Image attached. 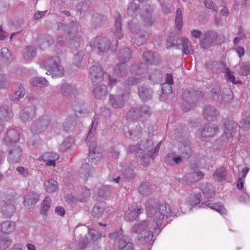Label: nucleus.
Listing matches in <instances>:
<instances>
[{"instance_id": "obj_1", "label": "nucleus", "mask_w": 250, "mask_h": 250, "mask_svg": "<svg viewBox=\"0 0 250 250\" xmlns=\"http://www.w3.org/2000/svg\"><path fill=\"white\" fill-rule=\"evenodd\" d=\"M146 208L147 215L154 218L152 222L155 224L154 229L155 235H158L161 232V222L164 217H171L174 213L171 212L169 206L167 203H164L158 205L152 199H149L146 202Z\"/></svg>"}, {"instance_id": "obj_2", "label": "nucleus", "mask_w": 250, "mask_h": 250, "mask_svg": "<svg viewBox=\"0 0 250 250\" xmlns=\"http://www.w3.org/2000/svg\"><path fill=\"white\" fill-rule=\"evenodd\" d=\"M155 224L151 220H143L136 223L132 228V232L137 234V239L142 243H150L155 241Z\"/></svg>"}, {"instance_id": "obj_3", "label": "nucleus", "mask_w": 250, "mask_h": 250, "mask_svg": "<svg viewBox=\"0 0 250 250\" xmlns=\"http://www.w3.org/2000/svg\"><path fill=\"white\" fill-rule=\"evenodd\" d=\"M85 142L89 146L88 156L91 163L97 164L101 158V153L97 150L96 143L94 139L96 128L98 126V121L94 119L91 125Z\"/></svg>"}, {"instance_id": "obj_4", "label": "nucleus", "mask_w": 250, "mask_h": 250, "mask_svg": "<svg viewBox=\"0 0 250 250\" xmlns=\"http://www.w3.org/2000/svg\"><path fill=\"white\" fill-rule=\"evenodd\" d=\"M177 141L181 143L179 151L185 158H189L192 155V150L190 146V142L188 139V134L186 126L180 125L174 130Z\"/></svg>"}, {"instance_id": "obj_5", "label": "nucleus", "mask_w": 250, "mask_h": 250, "mask_svg": "<svg viewBox=\"0 0 250 250\" xmlns=\"http://www.w3.org/2000/svg\"><path fill=\"white\" fill-rule=\"evenodd\" d=\"M60 63V58L56 56L48 57L44 62L39 63L41 67H45L47 71L46 74L51 75L52 78L61 77L63 75L64 69Z\"/></svg>"}, {"instance_id": "obj_6", "label": "nucleus", "mask_w": 250, "mask_h": 250, "mask_svg": "<svg viewBox=\"0 0 250 250\" xmlns=\"http://www.w3.org/2000/svg\"><path fill=\"white\" fill-rule=\"evenodd\" d=\"M128 27L131 32L135 34H139V39H135L133 43L138 46L143 44L150 36L151 32L149 30L141 31L140 25L137 19H132L128 22Z\"/></svg>"}, {"instance_id": "obj_7", "label": "nucleus", "mask_w": 250, "mask_h": 250, "mask_svg": "<svg viewBox=\"0 0 250 250\" xmlns=\"http://www.w3.org/2000/svg\"><path fill=\"white\" fill-rule=\"evenodd\" d=\"M151 114L150 108L146 105H144L138 108L133 107L130 109L126 115L127 120H138L144 122Z\"/></svg>"}, {"instance_id": "obj_8", "label": "nucleus", "mask_w": 250, "mask_h": 250, "mask_svg": "<svg viewBox=\"0 0 250 250\" xmlns=\"http://www.w3.org/2000/svg\"><path fill=\"white\" fill-rule=\"evenodd\" d=\"M51 122V119L47 115H42L34 120L30 126V130L34 135H39L43 132Z\"/></svg>"}, {"instance_id": "obj_9", "label": "nucleus", "mask_w": 250, "mask_h": 250, "mask_svg": "<svg viewBox=\"0 0 250 250\" xmlns=\"http://www.w3.org/2000/svg\"><path fill=\"white\" fill-rule=\"evenodd\" d=\"M1 212L5 218H10L16 211L15 198L11 195H6L0 202Z\"/></svg>"}, {"instance_id": "obj_10", "label": "nucleus", "mask_w": 250, "mask_h": 250, "mask_svg": "<svg viewBox=\"0 0 250 250\" xmlns=\"http://www.w3.org/2000/svg\"><path fill=\"white\" fill-rule=\"evenodd\" d=\"M90 46L98 53H103L109 50L111 47V43L107 38L98 36L91 41Z\"/></svg>"}, {"instance_id": "obj_11", "label": "nucleus", "mask_w": 250, "mask_h": 250, "mask_svg": "<svg viewBox=\"0 0 250 250\" xmlns=\"http://www.w3.org/2000/svg\"><path fill=\"white\" fill-rule=\"evenodd\" d=\"M141 19L145 26H152L156 19L153 7L150 5H145L143 7V11L141 13Z\"/></svg>"}, {"instance_id": "obj_12", "label": "nucleus", "mask_w": 250, "mask_h": 250, "mask_svg": "<svg viewBox=\"0 0 250 250\" xmlns=\"http://www.w3.org/2000/svg\"><path fill=\"white\" fill-rule=\"evenodd\" d=\"M123 129L125 135L131 138L133 140L138 139L142 134V127L138 123L136 125L134 123H130L129 126L124 125Z\"/></svg>"}, {"instance_id": "obj_13", "label": "nucleus", "mask_w": 250, "mask_h": 250, "mask_svg": "<svg viewBox=\"0 0 250 250\" xmlns=\"http://www.w3.org/2000/svg\"><path fill=\"white\" fill-rule=\"evenodd\" d=\"M210 94L214 100H219L221 97L222 102H227L232 98L231 91L230 89H226L222 93L221 88L218 86H215L211 88Z\"/></svg>"}, {"instance_id": "obj_14", "label": "nucleus", "mask_w": 250, "mask_h": 250, "mask_svg": "<svg viewBox=\"0 0 250 250\" xmlns=\"http://www.w3.org/2000/svg\"><path fill=\"white\" fill-rule=\"evenodd\" d=\"M36 115V107L32 105L21 110L19 113V118L23 123L31 121Z\"/></svg>"}, {"instance_id": "obj_15", "label": "nucleus", "mask_w": 250, "mask_h": 250, "mask_svg": "<svg viewBox=\"0 0 250 250\" xmlns=\"http://www.w3.org/2000/svg\"><path fill=\"white\" fill-rule=\"evenodd\" d=\"M7 160L10 163H17L19 162L22 155V149L19 145L8 146Z\"/></svg>"}, {"instance_id": "obj_16", "label": "nucleus", "mask_w": 250, "mask_h": 250, "mask_svg": "<svg viewBox=\"0 0 250 250\" xmlns=\"http://www.w3.org/2000/svg\"><path fill=\"white\" fill-rule=\"evenodd\" d=\"M20 135L18 131L15 129H10L8 130L3 138V142L7 146L18 145V142L19 140Z\"/></svg>"}, {"instance_id": "obj_17", "label": "nucleus", "mask_w": 250, "mask_h": 250, "mask_svg": "<svg viewBox=\"0 0 250 250\" xmlns=\"http://www.w3.org/2000/svg\"><path fill=\"white\" fill-rule=\"evenodd\" d=\"M202 97L203 93L201 91L193 89H186L183 94L184 100L188 103H195Z\"/></svg>"}, {"instance_id": "obj_18", "label": "nucleus", "mask_w": 250, "mask_h": 250, "mask_svg": "<svg viewBox=\"0 0 250 250\" xmlns=\"http://www.w3.org/2000/svg\"><path fill=\"white\" fill-rule=\"evenodd\" d=\"M90 77L93 83H99L104 80V72L100 65H93L89 69Z\"/></svg>"}, {"instance_id": "obj_19", "label": "nucleus", "mask_w": 250, "mask_h": 250, "mask_svg": "<svg viewBox=\"0 0 250 250\" xmlns=\"http://www.w3.org/2000/svg\"><path fill=\"white\" fill-rule=\"evenodd\" d=\"M217 37L218 34L214 31H209L204 33L203 38L200 40L201 47L203 48L209 47Z\"/></svg>"}, {"instance_id": "obj_20", "label": "nucleus", "mask_w": 250, "mask_h": 250, "mask_svg": "<svg viewBox=\"0 0 250 250\" xmlns=\"http://www.w3.org/2000/svg\"><path fill=\"white\" fill-rule=\"evenodd\" d=\"M142 208H138L136 206H129L125 210L124 218L126 221L132 222L135 220L138 215L143 212Z\"/></svg>"}, {"instance_id": "obj_21", "label": "nucleus", "mask_w": 250, "mask_h": 250, "mask_svg": "<svg viewBox=\"0 0 250 250\" xmlns=\"http://www.w3.org/2000/svg\"><path fill=\"white\" fill-rule=\"evenodd\" d=\"M153 93V89L147 85L143 84L138 87V95L140 99L144 102L151 100Z\"/></svg>"}, {"instance_id": "obj_22", "label": "nucleus", "mask_w": 250, "mask_h": 250, "mask_svg": "<svg viewBox=\"0 0 250 250\" xmlns=\"http://www.w3.org/2000/svg\"><path fill=\"white\" fill-rule=\"evenodd\" d=\"M218 126L212 124H207L201 129V135L202 137H209L215 135L218 132Z\"/></svg>"}, {"instance_id": "obj_23", "label": "nucleus", "mask_w": 250, "mask_h": 250, "mask_svg": "<svg viewBox=\"0 0 250 250\" xmlns=\"http://www.w3.org/2000/svg\"><path fill=\"white\" fill-rule=\"evenodd\" d=\"M60 90L62 95L63 97L66 98H70L73 95L75 94L77 89L74 84L67 83H64L61 85Z\"/></svg>"}, {"instance_id": "obj_24", "label": "nucleus", "mask_w": 250, "mask_h": 250, "mask_svg": "<svg viewBox=\"0 0 250 250\" xmlns=\"http://www.w3.org/2000/svg\"><path fill=\"white\" fill-rule=\"evenodd\" d=\"M115 18V29H113V32L117 38L115 42L117 45V40L121 39L123 36L122 29V16L119 13H116Z\"/></svg>"}, {"instance_id": "obj_25", "label": "nucleus", "mask_w": 250, "mask_h": 250, "mask_svg": "<svg viewBox=\"0 0 250 250\" xmlns=\"http://www.w3.org/2000/svg\"><path fill=\"white\" fill-rule=\"evenodd\" d=\"M16 227L15 221L7 220L0 223V231L4 234H10L13 232Z\"/></svg>"}, {"instance_id": "obj_26", "label": "nucleus", "mask_w": 250, "mask_h": 250, "mask_svg": "<svg viewBox=\"0 0 250 250\" xmlns=\"http://www.w3.org/2000/svg\"><path fill=\"white\" fill-rule=\"evenodd\" d=\"M120 250H134V246L128 235L122 236L118 242Z\"/></svg>"}, {"instance_id": "obj_27", "label": "nucleus", "mask_w": 250, "mask_h": 250, "mask_svg": "<svg viewBox=\"0 0 250 250\" xmlns=\"http://www.w3.org/2000/svg\"><path fill=\"white\" fill-rule=\"evenodd\" d=\"M40 195L36 192H31L24 197L23 204L25 207L32 208L39 201Z\"/></svg>"}, {"instance_id": "obj_28", "label": "nucleus", "mask_w": 250, "mask_h": 250, "mask_svg": "<svg viewBox=\"0 0 250 250\" xmlns=\"http://www.w3.org/2000/svg\"><path fill=\"white\" fill-rule=\"evenodd\" d=\"M237 123L233 120H228L224 124L225 131L223 137L229 139L232 137V134L235 132L237 126Z\"/></svg>"}, {"instance_id": "obj_29", "label": "nucleus", "mask_w": 250, "mask_h": 250, "mask_svg": "<svg viewBox=\"0 0 250 250\" xmlns=\"http://www.w3.org/2000/svg\"><path fill=\"white\" fill-rule=\"evenodd\" d=\"M13 113L12 109L8 106H0V119L3 122L10 121L13 118Z\"/></svg>"}, {"instance_id": "obj_30", "label": "nucleus", "mask_w": 250, "mask_h": 250, "mask_svg": "<svg viewBox=\"0 0 250 250\" xmlns=\"http://www.w3.org/2000/svg\"><path fill=\"white\" fill-rule=\"evenodd\" d=\"M125 93L120 95H110L109 97V101L114 108H122L124 105L125 100L124 97Z\"/></svg>"}, {"instance_id": "obj_31", "label": "nucleus", "mask_w": 250, "mask_h": 250, "mask_svg": "<svg viewBox=\"0 0 250 250\" xmlns=\"http://www.w3.org/2000/svg\"><path fill=\"white\" fill-rule=\"evenodd\" d=\"M80 171L82 178L84 180H87V178L93 174L94 167L88 163H85L82 165Z\"/></svg>"}, {"instance_id": "obj_32", "label": "nucleus", "mask_w": 250, "mask_h": 250, "mask_svg": "<svg viewBox=\"0 0 250 250\" xmlns=\"http://www.w3.org/2000/svg\"><path fill=\"white\" fill-rule=\"evenodd\" d=\"M92 92L95 99L102 100L107 94V87L105 85H98L93 89Z\"/></svg>"}, {"instance_id": "obj_33", "label": "nucleus", "mask_w": 250, "mask_h": 250, "mask_svg": "<svg viewBox=\"0 0 250 250\" xmlns=\"http://www.w3.org/2000/svg\"><path fill=\"white\" fill-rule=\"evenodd\" d=\"M148 78L152 83H159L162 81V74L159 69H150L148 72Z\"/></svg>"}, {"instance_id": "obj_34", "label": "nucleus", "mask_w": 250, "mask_h": 250, "mask_svg": "<svg viewBox=\"0 0 250 250\" xmlns=\"http://www.w3.org/2000/svg\"><path fill=\"white\" fill-rule=\"evenodd\" d=\"M142 77H130L125 80L123 84V86L124 89L127 92V93H125L127 96L128 95V90H130V87L132 85H135L141 82Z\"/></svg>"}, {"instance_id": "obj_35", "label": "nucleus", "mask_w": 250, "mask_h": 250, "mask_svg": "<svg viewBox=\"0 0 250 250\" xmlns=\"http://www.w3.org/2000/svg\"><path fill=\"white\" fill-rule=\"evenodd\" d=\"M227 171L223 167L216 168L212 174L214 180L218 182L225 181L226 179Z\"/></svg>"}, {"instance_id": "obj_36", "label": "nucleus", "mask_w": 250, "mask_h": 250, "mask_svg": "<svg viewBox=\"0 0 250 250\" xmlns=\"http://www.w3.org/2000/svg\"><path fill=\"white\" fill-rule=\"evenodd\" d=\"M106 206L104 202L97 203L92 208V215L94 218H99L104 212Z\"/></svg>"}, {"instance_id": "obj_37", "label": "nucleus", "mask_w": 250, "mask_h": 250, "mask_svg": "<svg viewBox=\"0 0 250 250\" xmlns=\"http://www.w3.org/2000/svg\"><path fill=\"white\" fill-rule=\"evenodd\" d=\"M201 190L207 199H211L215 194V189L210 183H206L201 186Z\"/></svg>"}, {"instance_id": "obj_38", "label": "nucleus", "mask_w": 250, "mask_h": 250, "mask_svg": "<svg viewBox=\"0 0 250 250\" xmlns=\"http://www.w3.org/2000/svg\"><path fill=\"white\" fill-rule=\"evenodd\" d=\"M77 115L68 116L64 123V129L66 131H69L72 130L77 124Z\"/></svg>"}, {"instance_id": "obj_39", "label": "nucleus", "mask_w": 250, "mask_h": 250, "mask_svg": "<svg viewBox=\"0 0 250 250\" xmlns=\"http://www.w3.org/2000/svg\"><path fill=\"white\" fill-rule=\"evenodd\" d=\"M218 114V112L213 106L207 105L204 110V116L207 120H213Z\"/></svg>"}, {"instance_id": "obj_40", "label": "nucleus", "mask_w": 250, "mask_h": 250, "mask_svg": "<svg viewBox=\"0 0 250 250\" xmlns=\"http://www.w3.org/2000/svg\"><path fill=\"white\" fill-rule=\"evenodd\" d=\"M140 9V1L133 0L129 4L127 8V13L131 16L136 15Z\"/></svg>"}, {"instance_id": "obj_41", "label": "nucleus", "mask_w": 250, "mask_h": 250, "mask_svg": "<svg viewBox=\"0 0 250 250\" xmlns=\"http://www.w3.org/2000/svg\"><path fill=\"white\" fill-rule=\"evenodd\" d=\"M131 50L128 48H126L120 51L118 58L121 62L126 63L131 59Z\"/></svg>"}, {"instance_id": "obj_42", "label": "nucleus", "mask_w": 250, "mask_h": 250, "mask_svg": "<svg viewBox=\"0 0 250 250\" xmlns=\"http://www.w3.org/2000/svg\"><path fill=\"white\" fill-rule=\"evenodd\" d=\"M46 165L50 166H55V161L59 158L57 154L53 152H46L42 155Z\"/></svg>"}, {"instance_id": "obj_43", "label": "nucleus", "mask_w": 250, "mask_h": 250, "mask_svg": "<svg viewBox=\"0 0 250 250\" xmlns=\"http://www.w3.org/2000/svg\"><path fill=\"white\" fill-rule=\"evenodd\" d=\"M90 4L91 2L89 0H83L76 6L77 11L81 15L84 16L88 12Z\"/></svg>"}, {"instance_id": "obj_44", "label": "nucleus", "mask_w": 250, "mask_h": 250, "mask_svg": "<svg viewBox=\"0 0 250 250\" xmlns=\"http://www.w3.org/2000/svg\"><path fill=\"white\" fill-rule=\"evenodd\" d=\"M105 20L106 18L103 15L95 13L92 16L91 24L93 27L96 28L101 26Z\"/></svg>"}, {"instance_id": "obj_45", "label": "nucleus", "mask_w": 250, "mask_h": 250, "mask_svg": "<svg viewBox=\"0 0 250 250\" xmlns=\"http://www.w3.org/2000/svg\"><path fill=\"white\" fill-rule=\"evenodd\" d=\"M204 206L208 207V208L216 210L221 214H225L227 212L226 208L221 203H216L214 204L208 203L206 204L204 203L201 204V207Z\"/></svg>"}, {"instance_id": "obj_46", "label": "nucleus", "mask_w": 250, "mask_h": 250, "mask_svg": "<svg viewBox=\"0 0 250 250\" xmlns=\"http://www.w3.org/2000/svg\"><path fill=\"white\" fill-rule=\"evenodd\" d=\"M114 73L118 77L125 76L128 72V66L125 63L120 62L114 69Z\"/></svg>"}, {"instance_id": "obj_47", "label": "nucleus", "mask_w": 250, "mask_h": 250, "mask_svg": "<svg viewBox=\"0 0 250 250\" xmlns=\"http://www.w3.org/2000/svg\"><path fill=\"white\" fill-rule=\"evenodd\" d=\"M25 94V90L22 84H20L19 85L18 89L16 91L9 95L10 99L12 101H18L22 98Z\"/></svg>"}, {"instance_id": "obj_48", "label": "nucleus", "mask_w": 250, "mask_h": 250, "mask_svg": "<svg viewBox=\"0 0 250 250\" xmlns=\"http://www.w3.org/2000/svg\"><path fill=\"white\" fill-rule=\"evenodd\" d=\"M136 174L132 167L125 169L123 172L122 179L125 182H130L134 179Z\"/></svg>"}, {"instance_id": "obj_49", "label": "nucleus", "mask_w": 250, "mask_h": 250, "mask_svg": "<svg viewBox=\"0 0 250 250\" xmlns=\"http://www.w3.org/2000/svg\"><path fill=\"white\" fill-rule=\"evenodd\" d=\"M36 48L33 46H26L23 56L27 61H31L36 55Z\"/></svg>"}, {"instance_id": "obj_50", "label": "nucleus", "mask_w": 250, "mask_h": 250, "mask_svg": "<svg viewBox=\"0 0 250 250\" xmlns=\"http://www.w3.org/2000/svg\"><path fill=\"white\" fill-rule=\"evenodd\" d=\"M147 67V65L145 63H141L135 64L132 67L131 72L132 74H135L137 77H139L145 73Z\"/></svg>"}, {"instance_id": "obj_51", "label": "nucleus", "mask_w": 250, "mask_h": 250, "mask_svg": "<svg viewBox=\"0 0 250 250\" xmlns=\"http://www.w3.org/2000/svg\"><path fill=\"white\" fill-rule=\"evenodd\" d=\"M45 190L49 193H53L58 189V183L57 181L50 179L46 181L44 184Z\"/></svg>"}, {"instance_id": "obj_52", "label": "nucleus", "mask_w": 250, "mask_h": 250, "mask_svg": "<svg viewBox=\"0 0 250 250\" xmlns=\"http://www.w3.org/2000/svg\"><path fill=\"white\" fill-rule=\"evenodd\" d=\"M179 42H182L183 47V52L186 54H192L193 53V50L192 49V47L190 42L187 38H183V40H179Z\"/></svg>"}, {"instance_id": "obj_53", "label": "nucleus", "mask_w": 250, "mask_h": 250, "mask_svg": "<svg viewBox=\"0 0 250 250\" xmlns=\"http://www.w3.org/2000/svg\"><path fill=\"white\" fill-rule=\"evenodd\" d=\"M0 58L1 61L5 63H9L12 60L11 53L8 48L4 47L0 51Z\"/></svg>"}, {"instance_id": "obj_54", "label": "nucleus", "mask_w": 250, "mask_h": 250, "mask_svg": "<svg viewBox=\"0 0 250 250\" xmlns=\"http://www.w3.org/2000/svg\"><path fill=\"white\" fill-rule=\"evenodd\" d=\"M74 143V138L72 137L66 138L60 146V149L62 151H65L68 148H70Z\"/></svg>"}, {"instance_id": "obj_55", "label": "nucleus", "mask_w": 250, "mask_h": 250, "mask_svg": "<svg viewBox=\"0 0 250 250\" xmlns=\"http://www.w3.org/2000/svg\"><path fill=\"white\" fill-rule=\"evenodd\" d=\"M72 107L76 113L78 112L81 114L85 109V104L83 101L78 99L73 102Z\"/></svg>"}, {"instance_id": "obj_56", "label": "nucleus", "mask_w": 250, "mask_h": 250, "mask_svg": "<svg viewBox=\"0 0 250 250\" xmlns=\"http://www.w3.org/2000/svg\"><path fill=\"white\" fill-rule=\"evenodd\" d=\"M47 81L43 77H34L31 81L30 83L33 86H38L44 87L47 85Z\"/></svg>"}, {"instance_id": "obj_57", "label": "nucleus", "mask_w": 250, "mask_h": 250, "mask_svg": "<svg viewBox=\"0 0 250 250\" xmlns=\"http://www.w3.org/2000/svg\"><path fill=\"white\" fill-rule=\"evenodd\" d=\"M183 26L182 12L180 8L176 10L175 15V27L178 30H181Z\"/></svg>"}, {"instance_id": "obj_58", "label": "nucleus", "mask_w": 250, "mask_h": 250, "mask_svg": "<svg viewBox=\"0 0 250 250\" xmlns=\"http://www.w3.org/2000/svg\"><path fill=\"white\" fill-rule=\"evenodd\" d=\"M166 81L167 84L168 86V87H167V89H165V84L163 85V86H162V88L163 93H171L172 92V87L171 85L173 83V77L171 74H167Z\"/></svg>"}, {"instance_id": "obj_59", "label": "nucleus", "mask_w": 250, "mask_h": 250, "mask_svg": "<svg viewBox=\"0 0 250 250\" xmlns=\"http://www.w3.org/2000/svg\"><path fill=\"white\" fill-rule=\"evenodd\" d=\"M153 146V141L151 139H147L145 142L139 144V148L142 151L147 150L148 155L152 152V149Z\"/></svg>"}, {"instance_id": "obj_60", "label": "nucleus", "mask_w": 250, "mask_h": 250, "mask_svg": "<svg viewBox=\"0 0 250 250\" xmlns=\"http://www.w3.org/2000/svg\"><path fill=\"white\" fill-rule=\"evenodd\" d=\"M143 59L146 62L150 63H155L157 62L158 59L154 52L147 51L143 54Z\"/></svg>"}, {"instance_id": "obj_61", "label": "nucleus", "mask_w": 250, "mask_h": 250, "mask_svg": "<svg viewBox=\"0 0 250 250\" xmlns=\"http://www.w3.org/2000/svg\"><path fill=\"white\" fill-rule=\"evenodd\" d=\"M51 205V199L46 197L45 198L42 204V208L41 209V213L46 215L47 212L48 211Z\"/></svg>"}, {"instance_id": "obj_62", "label": "nucleus", "mask_w": 250, "mask_h": 250, "mask_svg": "<svg viewBox=\"0 0 250 250\" xmlns=\"http://www.w3.org/2000/svg\"><path fill=\"white\" fill-rule=\"evenodd\" d=\"M80 39L79 37L71 38L69 41V47L71 51L76 50L80 46Z\"/></svg>"}, {"instance_id": "obj_63", "label": "nucleus", "mask_w": 250, "mask_h": 250, "mask_svg": "<svg viewBox=\"0 0 250 250\" xmlns=\"http://www.w3.org/2000/svg\"><path fill=\"white\" fill-rule=\"evenodd\" d=\"M139 192L143 196H148L151 193V189L149 187V183L147 182L143 183L139 188Z\"/></svg>"}, {"instance_id": "obj_64", "label": "nucleus", "mask_w": 250, "mask_h": 250, "mask_svg": "<svg viewBox=\"0 0 250 250\" xmlns=\"http://www.w3.org/2000/svg\"><path fill=\"white\" fill-rule=\"evenodd\" d=\"M11 243V240L9 237L0 235V246L2 249H6L9 247Z\"/></svg>"}]
</instances>
